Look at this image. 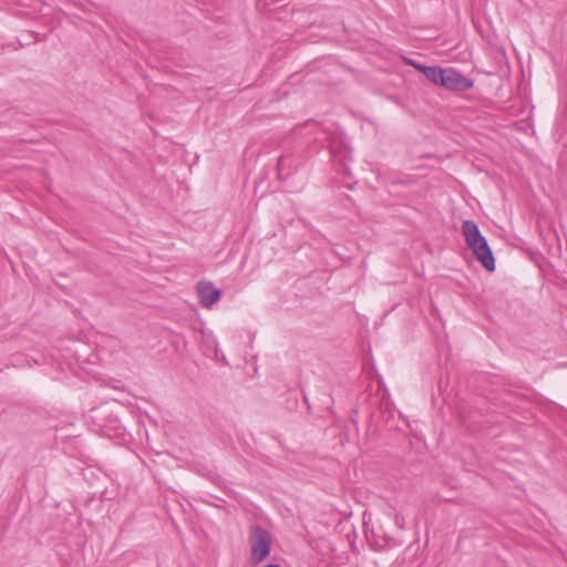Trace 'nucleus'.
I'll return each mask as SVG.
<instances>
[{
	"mask_svg": "<svg viewBox=\"0 0 567 567\" xmlns=\"http://www.w3.org/2000/svg\"><path fill=\"white\" fill-rule=\"evenodd\" d=\"M462 233L467 247L472 250L476 260L488 272H493L496 268L495 257L487 239L482 235L477 224L473 220L463 221Z\"/></svg>",
	"mask_w": 567,
	"mask_h": 567,
	"instance_id": "nucleus-1",
	"label": "nucleus"
},
{
	"mask_svg": "<svg viewBox=\"0 0 567 567\" xmlns=\"http://www.w3.org/2000/svg\"><path fill=\"white\" fill-rule=\"evenodd\" d=\"M250 563L258 565L264 561L271 551L272 537L270 533L258 524L249 527Z\"/></svg>",
	"mask_w": 567,
	"mask_h": 567,
	"instance_id": "nucleus-2",
	"label": "nucleus"
},
{
	"mask_svg": "<svg viewBox=\"0 0 567 567\" xmlns=\"http://www.w3.org/2000/svg\"><path fill=\"white\" fill-rule=\"evenodd\" d=\"M439 86L452 92H465L474 86V81L452 68H443Z\"/></svg>",
	"mask_w": 567,
	"mask_h": 567,
	"instance_id": "nucleus-3",
	"label": "nucleus"
},
{
	"mask_svg": "<svg viewBox=\"0 0 567 567\" xmlns=\"http://www.w3.org/2000/svg\"><path fill=\"white\" fill-rule=\"evenodd\" d=\"M199 303L204 308H210L221 298V290L214 287L210 281H198L196 286Z\"/></svg>",
	"mask_w": 567,
	"mask_h": 567,
	"instance_id": "nucleus-4",
	"label": "nucleus"
},
{
	"mask_svg": "<svg viewBox=\"0 0 567 567\" xmlns=\"http://www.w3.org/2000/svg\"><path fill=\"white\" fill-rule=\"evenodd\" d=\"M443 68L440 65H423L419 68V72L422 73L426 80L439 86V79Z\"/></svg>",
	"mask_w": 567,
	"mask_h": 567,
	"instance_id": "nucleus-5",
	"label": "nucleus"
},
{
	"mask_svg": "<svg viewBox=\"0 0 567 567\" xmlns=\"http://www.w3.org/2000/svg\"><path fill=\"white\" fill-rule=\"evenodd\" d=\"M291 156L284 154L278 158L277 175L279 179H286L290 176Z\"/></svg>",
	"mask_w": 567,
	"mask_h": 567,
	"instance_id": "nucleus-6",
	"label": "nucleus"
},
{
	"mask_svg": "<svg viewBox=\"0 0 567 567\" xmlns=\"http://www.w3.org/2000/svg\"><path fill=\"white\" fill-rule=\"evenodd\" d=\"M384 539H385V546L389 548L396 547V546L401 545V542L394 537H389L388 535H384Z\"/></svg>",
	"mask_w": 567,
	"mask_h": 567,
	"instance_id": "nucleus-7",
	"label": "nucleus"
},
{
	"mask_svg": "<svg viewBox=\"0 0 567 567\" xmlns=\"http://www.w3.org/2000/svg\"><path fill=\"white\" fill-rule=\"evenodd\" d=\"M403 61L406 65L414 68L416 71H419V68L424 65V64H421L420 62H417L413 59H410V58H403Z\"/></svg>",
	"mask_w": 567,
	"mask_h": 567,
	"instance_id": "nucleus-8",
	"label": "nucleus"
},
{
	"mask_svg": "<svg viewBox=\"0 0 567 567\" xmlns=\"http://www.w3.org/2000/svg\"><path fill=\"white\" fill-rule=\"evenodd\" d=\"M48 38L47 34H39V33H35V41H45Z\"/></svg>",
	"mask_w": 567,
	"mask_h": 567,
	"instance_id": "nucleus-9",
	"label": "nucleus"
},
{
	"mask_svg": "<svg viewBox=\"0 0 567 567\" xmlns=\"http://www.w3.org/2000/svg\"><path fill=\"white\" fill-rule=\"evenodd\" d=\"M265 567H281L279 564H267Z\"/></svg>",
	"mask_w": 567,
	"mask_h": 567,
	"instance_id": "nucleus-10",
	"label": "nucleus"
},
{
	"mask_svg": "<svg viewBox=\"0 0 567 567\" xmlns=\"http://www.w3.org/2000/svg\"><path fill=\"white\" fill-rule=\"evenodd\" d=\"M22 17L31 18V19H33V18H34V17H33V16H31L29 12H24V13H22Z\"/></svg>",
	"mask_w": 567,
	"mask_h": 567,
	"instance_id": "nucleus-11",
	"label": "nucleus"
}]
</instances>
